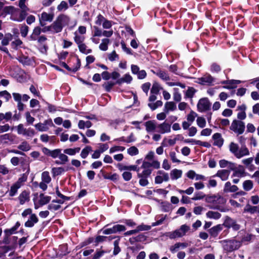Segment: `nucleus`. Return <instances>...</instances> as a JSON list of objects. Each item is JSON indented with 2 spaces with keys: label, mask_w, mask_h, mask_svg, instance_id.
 <instances>
[{
  "label": "nucleus",
  "mask_w": 259,
  "mask_h": 259,
  "mask_svg": "<svg viewBox=\"0 0 259 259\" xmlns=\"http://www.w3.org/2000/svg\"><path fill=\"white\" fill-rule=\"evenodd\" d=\"M258 208V206H252L248 204L244 208V211L250 212V213H254L257 211Z\"/></svg>",
  "instance_id": "48"
},
{
  "label": "nucleus",
  "mask_w": 259,
  "mask_h": 259,
  "mask_svg": "<svg viewBox=\"0 0 259 259\" xmlns=\"http://www.w3.org/2000/svg\"><path fill=\"white\" fill-rule=\"evenodd\" d=\"M68 9L67 3L65 1H62L60 4L57 6V10L59 11H63Z\"/></svg>",
  "instance_id": "58"
},
{
  "label": "nucleus",
  "mask_w": 259,
  "mask_h": 259,
  "mask_svg": "<svg viewBox=\"0 0 259 259\" xmlns=\"http://www.w3.org/2000/svg\"><path fill=\"white\" fill-rule=\"evenodd\" d=\"M41 29L39 27H36L33 29L32 34L30 35V38L31 40H35L37 39V36L40 34Z\"/></svg>",
  "instance_id": "37"
},
{
  "label": "nucleus",
  "mask_w": 259,
  "mask_h": 259,
  "mask_svg": "<svg viewBox=\"0 0 259 259\" xmlns=\"http://www.w3.org/2000/svg\"><path fill=\"white\" fill-rule=\"evenodd\" d=\"M152 72L158 76L159 78L164 81H167L170 80V77L168 74L164 71L159 70L157 71L152 70Z\"/></svg>",
  "instance_id": "22"
},
{
  "label": "nucleus",
  "mask_w": 259,
  "mask_h": 259,
  "mask_svg": "<svg viewBox=\"0 0 259 259\" xmlns=\"http://www.w3.org/2000/svg\"><path fill=\"white\" fill-rule=\"evenodd\" d=\"M197 114L195 112L191 111L190 113L187 115V120L191 123L193 122Z\"/></svg>",
  "instance_id": "61"
},
{
  "label": "nucleus",
  "mask_w": 259,
  "mask_h": 259,
  "mask_svg": "<svg viewBox=\"0 0 259 259\" xmlns=\"http://www.w3.org/2000/svg\"><path fill=\"white\" fill-rule=\"evenodd\" d=\"M92 151V148L91 147L88 146L84 149H83L81 152L80 153V156L82 158H85L88 155H89V153Z\"/></svg>",
  "instance_id": "47"
},
{
  "label": "nucleus",
  "mask_w": 259,
  "mask_h": 259,
  "mask_svg": "<svg viewBox=\"0 0 259 259\" xmlns=\"http://www.w3.org/2000/svg\"><path fill=\"white\" fill-rule=\"evenodd\" d=\"M21 187L20 185L15 183L14 184L12 185L11 187L10 190L9 192V195L10 196H15L18 190Z\"/></svg>",
  "instance_id": "36"
},
{
  "label": "nucleus",
  "mask_w": 259,
  "mask_h": 259,
  "mask_svg": "<svg viewBox=\"0 0 259 259\" xmlns=\"http://www.w3.org/2000/svg\"><path fill=\"white\" fill-rule=\"evenodd\" d=\"M26 0H20L19 6L22 10V12H26L29 10L28 8L25 5Z\"/></svg>",
  "instance_id": "60"
},
{
  "label": "nucleus",
  "mask_w": 259,
  "mask_h": 259,
  "mask_svg": "<svg viewBox=\"0 0 259 259\" xmlns=\"http://www.w3.org/2000/svg\"><path fill=\"white\" fill-rule=\"evenodd\" d=\"M12 118V113L11 112H7L5 113H0V121L5 120L6 121H9Z\"/></svg>",
  "instance_id": "43"
},
{
  "label": "nucleus",
  "mask_w": 259,
  "mask_h": 259,
  "mask_svg": "<svg viewBox=\"0 0 259 259\" xmlns=\"http://www.w3.org/2000/svg\"><path fill=\"white\" fill-rule=\"evenodd\" d=\"M133 80V77L129 74H125L122 77L117 80V84H121L125 82L130 83Z\"/></svg>",
  "instance_id": "27"
},
{
  "label": "nucleus",
  "mask_w": 259,
  "mask_h": 259,
  "mask_svg": "<svg viewBox=\"0 0 259 259\" xmlns=\"http://www.w3.org/2000/svg\"><path fill=\"white\" fill-rule=\"evenodd\" d=\"M69 22V18L64 15L59 16L56 20L52 24L54 32L58 33L62 31L63 27L67 25Z\"/></svg>",
  "instance_id": "3"
},
{
  "label": "nucleus",
  "mask_w": 259,
  "mask_h": 259,
  "mask_svg": "<svg viewBox=\"0 0 259 259\" xmlns=\"http://www.w3.org/2000/svg\"><path fill=\"white\" fill-rule=\"evenodd\" d=\"M51 198L50 196H45L44 194H40L39 196L38 202H34V208L38 209L39 206L47 204L50 201Z\"/></svg>",
  "instance_id": "13"
},
{
  "label": "nucleus",
  "mask_w": 259,
  "mask_h": 259,
  "mask_svg": "<svg viewBox=\"0 0 259 259\" xmlns=\"http://www.w3.org/2000/svg\"><path fill=\"white\" fill-rule=\"evenodd\" d=\"M158 132L162 134L170 133L171 131V125L169 123L163 122L158 125Z\"/></svg>",
  "instance_id": "14"
},
{
  "label": "nucleus",
  "mask_w": 259,
  "mask_h": 259,
  "mask_svg": "<svg viewBox=\"0 0 259 259\" xmlns=\"http://www.w3.org/2000/svg\"><path fill=\"white\" fill-rule=\"evenodd\" d=\"M205 197L206 195L204 194L203 192H197L194 194L193 197L192 198V199L193 200L196 201L202 199L204 198H205Z\"/></svg>",
  "instance_id": "50"
},
{
  "label": "nucleus",
  "mask_w": 259,
  "mask_h": 259,
  "mask_svg": "<svg viewBox=\"0 0 259 259\" xmlns=\"http://www.w3.org/2000/svg\"><path fill=\"white\" fill-rule=\"evenodd\" d=\"M146 130L147 132H152L155 131L156 127V123L154 120H149L145 123Z\"/></svg>",
  "instance_id": "23"
},
{
  "label": "nucleus",
  "mask_w": 259,
  "mask_h": 259,
  "mask_svg": "<svg viewBox=\"0 0 259 259\" xmlns=\"http://www.w3.org/2000/svg\"><path fill=\"white\" fill-rule=\"evenodd\" d=\"M206 216L210 219H218L220 218L221 214L217 211H208L206 213Z\"/></svg>",
  "instance_id": "45"
},
{
  "label": "nucleus",
  "mask_w": 259,
  "mask_h": 259,
  "mask_svg": "<svg viewBox=\"0 0 259 259\" xmlns=\"http://www.w3.org/2000/svg\"><path fill=\"white\" fill-rule=\"evenodd\" d=\"M196 121L198 126L201 128H203L206 125V121L203 117H198Z\"/></svg>",
  "instance_id": "56"
},
{
  "label": "nucleus",
  "mask_w": 259,
  "mask_h": 259,
  "mask_svg": "<svg viewBox=\"0 0 259 259\" xmlns=\"http://www.w3.org/2000/svg\"><path fill=\"white\" fill-rule=\"evenodd\" d=\"M127 152V153L131 156L136 155L139 153V150L135 146H132L128 148Z\"/></svg>",
  "instance_id": "54"
},
{
  "label": "nucleus",
  "mask_w": 259,
  "mask_h": 259,
  "mask_svg": "<svg viewBox=\"0 0 259 259\" xmlns=\"http://www.w3.org/2000/svg\"><path fill=\"white\" fill-rule=\"evenodd\" d=\"M18 199L20 204H23L29 200V194L26 191H23L19 196Z\"/></svg>",
  "instance_id": "25"
},
{
  "label": "nucleus",
  "mask_w": 259,
  "mask_h": 259,
  "mask_svg": "<svg viewBox=\"0 0 259 259\" xmlns=\"http://www.w3.org/2000/svg\"><path fill=\"white\" fill-rule=\"evenodd\" d=\"M110 41L108 38H104L102 39L101 43L99 45V49L101 51H106L108 50V45Z\"/></svg>",
  "instance_id": "29"
},
{
  "label": "nucleus",
  "mask_w": 259,
  "mask_h": 259,
  "mask_svg": "<svg viewBox=\"0 0 259 259\" xmlns=\"http://www.w3.org/2000/svg\"><path fill=\"white\" fill-rule=\"evenodd\" d=\"M232 228L234 230H238L240 228V226L236 222L228 218V228Z\"/></svg>",
  "instance_id": "30"
},
{
  "label": "nucleus",
  "mask_w": 259,
  "mask_h": 259,
  "mask_svg": "<svg viewBox=\"0 0 259 259\" xmlns=\"http://www.w3.org/2000/svg\"><path fill=\"white\" fill-rule=\"evenodd\" d=\"M176 104L173 102H167L164 105V111L168 113L169 111H174L176 109Z\"/></svg>",
  "instance_id": "26"
},
{
  "label": "nucleus",
  "mask_w": 259,
  "mask_h": 259,
  "mask_svg": "<svg viewBox=\"0 0 259 259\" xmlns=\"http://www.w3.org/2000/svg\"><path fill=\"white\" fill-rule=\"evenodd\" d=\"M37 39L38 50L41 53L46 54L48 50V46L46 43L47 37L45 35H41Z\"/></svg>",
  "instance_id": "9"
},
{
  "label": "nucleus",
  "mask_w": 259,
  "mask_h": 259,
  "mask_svg": "<svg viewBox=\"0 0 259 259\" xmlns=\"http://www.w3.org/2000/svg\"><path fill=\"white\" fill-rule=\"evenodd\" d=\"M241 82L239 80L231 79L228 80V89H235L237 84Z\"/></svg>",
  "instance_id": "40"
},
{
  "label": "nucleus",
  "mask_w": 259,
  "mask_h": 259,
  "mask_svg": "<svg viewBox=\"0 0 259 259\" xmlns=\"http://www.w3.org/2000/svg\"><path fill=\"white\" fill-rule=\"evenodd\" d=\"M77 45L79 51L82 53L88 54L92 52L91 49H87V47L84 42Z\"/></svg>",
  "instance_id": "35"
},
{
  "label": "nucleus",
  "mask_w": 259,
  "mask_h": 259,
  "mask_svg": "<svg viewBox=\"0 0 259 259\" xmlns=\"http://www.w3.org/2000/svg\"><path fill=\"white\" fill-rule=\"evenodd\" d=\"M253 182L251 180H246L243 183V188L244 190L248 191L253 188Z\"/></svg>",
  "instance_id": "44"
},
{
  "label": "nucleus",
  "mask_w": 259,
  "mask_h": 259,
  "mask_svg": "<svg viewBox=\"0 0 259 259\" xmlns=\"http://www.w3.org/2000/svg\"><path fill=\"white\" fill-rule=\"evenodd\" d=\"M108 58L110 61H114L118 60V55L116 53L115 51H112L108 55Z\"/></svg>",
  "instance_id": "57"
},
{
  "label": "nucleus",
  "mask_w": 259,
  "mask_h": 259,
  "mask_svg": "<svg viewBox=\"0 0 259 259\" xmlns=\"http://www.w3.org/2000/svg\"><path fill=\"white\" fill-rule=\"evenodd\" d=\"M161 208L163 211L168 212L171 210V206L169 202H163L161 203Z\"/></svg>",
  "instance_id": "51"
},
{
  "label": "nucleus",
  "mask_w": 259,
  "mask_h": 259,
  "mask_svg": "<svg viewBox=\"0 0 259 259\" xmlns=\"http://www.w3.org/2000/svg\"><path fill=\"white\" fill-rule=\"evenodd\" d=\"M141 167L143 169V170L141 172H139V171L138 172V177H148L150 176L152 169L150 167L149 162L144 161Z\"/></svg>",
  "instance_id": "8"
},
{
  "label": "nucleus",
  "mask_w": 259,
  "mask_h": 259,
  "mask_svg": "<svg viewBox=\"0 0 259 259\" xmlns=\"http://www.w3.org/2000/svg\"><path fill=\"white\" fill-rule=\"evenodd\" d=\"M210 104L207 98H202L200 99L198 104L197 108L200 112H203L209 109Z\"/></svg>",
  "instance_id": "12"
},
{
  "label": "nucleus",
  "mask_w": 259,
  "mask_h": 259,
  "mask_svg": "<svg viewBox=\"0 0 259 259\" xmlns=\"http://www.w3.org/2000/svg\"><path fill=\"white\" fill-rule=\"evenodd\" d=\"M92 125V123L90 121H85L83 120H80L78 121V126L80 129H84L85 127L89 128L91 127Z\"/></svg>",
  "instance_id": "34"
},
{
  "label": "nucleus",
  "mask_w": 259,
  "mask_h": 259,
  "mask_svg": "<svg viewBox=\"0 0 259 259\" xmlns=\"http://www.w3.org/2000/svg\"><path fill=\"white\" fill-rule=\"evenodd\" d=\"M30 145L26 141L22 142L18 146V148L22 151H28L30 149Z\"/></svg>",
  "instance_id": "41"
},
{
  "label": "nucleus",
  "mask_w": 259,
  "mask_h": 259,
  "mask_svg": "<svg viewBox=\"0 0 259 259\" xmlns=\"http://www.w3.org/2000/svg\"><path fill=\"white\" fill-rule=\"evenodd\" d=\"M245 174V169L243 166L239 165L238 168L233 171L232 177L240 178L243 177Z\"/></svg>",
  "instance_id": "24"
},
{
  "label": "nucleus",
  "mask_w": 259,
  "mask_h": 259,
  "mask_svg": "<svg viewBox=\"0 0 259 259\" xmlns=\"http://www.w3.org/2000/svg\"><path fill=\"white\" fill-rule=\"evenodd\" d=\"M205 201L207 203L212 204H219L221 202V198L219 195H206Z\"/></svg>",
  "instance_id": "15"
},
{
  "label": "nucleus",
  "mask_w": 259,
  "mask_h": 259,
  "mask_svg": "<svg viewBox=\"0 0 259 259\" xmlns=\"http://www.w3.org/2000/svg\"><path fill=\"white\" fill-rule=\"evenodd\" d=\"M214 141L213 145L221 147L224 144V139H223L221 134L219 133L214 134L212 137Z\"/></svg>",
  "instance_id": "16"
},
{
  "label": "nucleus",
  "mask_w": 259,
  "mask_h": 259,
  "mask_svg": "<svg viewBox=\"0 0 259 259\" xmlns=\"http://www.w3.org/2000/svg\"><path fill=\"white\" fill-rule=\"evenodd\" d=\"M229 148L230 152L237 159L248 156L250 154L249 149L245 145L240 147L238 144L231 142Z\"/></svg>",
  "instance_id": "2"
},
{
  "label": "nucleus",
  "mask_w": 259,
  "mask_h": 259,
  "mask_svg": "<svg viewBox=\"0 0 259 259\" xmlns=\"http://www.w3.org/2000/svg\"><path fill=\"white\" fill-rule=\"evenodd\" d=\"M241 245L240 241L236 240H230L228 241V251H232L238 249Z\"/></svg>",
  "instance_id": "18"
},
{
  "label": "nucleus",
  "mask_w": 259,
  "mask_h": 259,
  "mask_svg": "<svg viewBox=\"0 0 259 259\" xmlns=\"http://www.w3.org/2000/svg\"><path fill=\"white\" fill-rule=\"evenodd\" d=\"M41 180L42 182H45L46 183H49L51 182V178L50 177L48 171H46L42 173Z\"/></svg>",
  "instance_id": "49"
},
{
  "label": "nucleus",
  "mask_w": 259,
  "mask_h": 259,
  "mask_svg": "<svg viewBox=\"0 0 259 259\" xmlns=\"http://www.w3.org/2000/svg\"><path fill=\"white\" fill-rule=\"evenodd\" d=\"M103 177L105 179H109L112 181H116L118 179L119 176L117 174H109V175H105L103 176Z\"/></svg>",
  "instance_id": "55"
},
{
  "label": "nucleus",
  "mask_w": 259,
  "mask_h": 259,
  "mask_svg": "<svg viewBox=\"0 0 259 259\" xmlns=\"http://www.w3.org/2000/svg\"><path fill=\"white\" fill-rule=\"evenodd\" d=\"M28 27L26 25H22L20 27V32L22 36L25 37L27 35Z\"/></svg>",
  "instance_id": "62"
},
{
  "label": "nucleus",
  "mask_w": 259,
  "mask_h": 259,
  "mask_svg": "<svg viewBox=\"0 0 259 259\" xmlns=\"http://www.w3.org/2000/svg\"><path fill=\"white\" fill-rule=\"evenodd\" d=\"M54 18V14L52 13H47L43 12L41 15V20L44 21L51 22Z\"/></svg>",
  "instance_id": "31"
},
{
  "label": "nucleus",
  "mask_w": 259,
  "mask_h": 259,
  "mask_svg": "<svg viewBox=\"0 0 259 259\" xmlns=\"http://www.w3.org/2000/svg\"><path fill=\"white\" fill-rule=\"evenodd\" d=\"M183 171L181 169H174L170 171V176L172 180H176L182 176Z\"/></svg>",
  "instance_id": "21"
},
{
  "label": "nucleus",
  "mask_w": 259,
  "mask_h": 259,
  "mask_svg": "<svg viewBox=\"0 0 259 259\" xmlns=\"http://www.w3.org/2000/svg\"><path fill=\"white\" fill-rule=\"evenodd\" d=\"M60 207L61 206L59 204H56L55 203L52 202L48 206V208L52 211L57 210L60 209Z\"/></svg>",
  "instance_id": "64"
},
{
  "label": "nucleus",
  "mask_w": 259,
  "mask_h": 259,
  "mask_svg": "<svg viewBox=\"0 0 259 259\" xmlns=\"http://www.w3.org/2000/svg\"><path fill=\"white\" fill-rule=\"evenodd\" d=\"M13 35L10 33H6L2 39V45L3 46H7L9 42L12 39Z\"/></svg>",
  "instance_id": "33"
},
{
  "label": "nucleus",
  "mask_w": 259,
  "mask_h": 259,
  "mask_svg": "<svg viewBox=\"0 0 259 259\" xmlns=\"http://www.w3.org/2000/svg\"><path fill=\"white\" fill-rule=\"evenodd\" d=\"M118 168L120 170H134L138 172L139 171V168L138 167L137 165H123L121 164L118 165Z\"/></svg>",
  "instance_id": "28"
},
{
  "label": "nucleus",
  "mask_w": 259,
  "mask_h": 259,
  "mask_svg": "<svg viewBox=\"0 0 259 259\" xmlns=\"http://www.w3.org/2000/svg\"><path fill=\"white\" fill-rule=\"evenodd\" d=\"M38 221V218L35 214H31L27 221L25 223V226L26 227H32L34 226L35 224H36Z\"/></svg>",
  "instance_id": "19"
},
{
  "label": "nucleus",
  "mask_w": 259,
  "mask_h": 259,
  "mask_svg": "<svg viewBox=\"0 0 259 259\" xmlns=\"http://www.w3.org/2000/svg\"><path fill=\"white\" fill-rule=\"evenodd\" d=\"M16 136L11 134H6L0 136V142L7 143L8 142L13 143Z\"/></svg>",
  "instance_id": "17"
},
{
  "label": "nucleus",
  "mask_w": 259,
  "mask_h": 259,
  "mask_svg": "<svg viewBox=\"0 0 259 259\" xmlns=\"http://www.w3.org/2000/svg\"><path fill=\"white\" fill-rule=\"evenodd\" d=\"M222 228L220 225L214 226L209 230V233L212 237H215L218 235L219 232Z\"/></svg>",
  "instance_id": "32"
},
{
  "label": "nucleus",
  "mask_w": 259,
  "mask_h": 259,
  "mask_svg": "<svg viewBox=\"0 0 259 259\" xmlns=\"http://www.w3.org/2000/svg\"><path fill=\"white\" fill-rule=\"evenodd\" d=\"M217 176L219 177L223 181L227 180V170L222 169L219 170L217 174Z\"/></svg>",
  "instance_id": "53"
},
{
  "label": "nucleus",
  "mask_w": 259,
  "mask_h": 259,
  "mask_svg": "<svg viewBox=\"0 0 259 259\" xmlns=\"http://www.w3.org/2000/svg\"><path fill=\"white\" fill-rule=\"evenodd\" d=\"M80 150L79 147L75 148H68L64 150V153L69 155H74L76 153H78Z\"/></svg>",
  "instance_id": "39"
},
{
  "label": "nucleus",
  "mask_w": 259,
  "mask_h": 259,
  "mask_svg": "<svg viewBox=\"0 0 259 259\" xmlns=\"http://www.w3.org/2000/svg\"><path fill=\"white\" fill-rule=\"evenodd\" d=\"M126 230L125 226L121 225H116L111 228L104 229L103 231V233L104 234H111L116 233L118 232L124 231Z\"/></svg>",
  "instance_id": "11"
},
{
  "label": "nucleus",
  "mask_w": 259,
  "mask_h": 259,
  "mask_svg": "<svg viewBox=\"0 0 259 259\" xmlns=\"http://www.w3.org/2000/svg\"><path fill=\"white\" fill-rule=\"evenodd\" d=\"M197 80L198 83L206 85H212L214 81V78L209 74H205Z\"/></svg>",
  "instance_id": "10"
},
{
  "label": "nucleus",
  "mask_w": 259,
  "mask_h": 259,
  "mask_svg": "<svg viewBox=\"0 0 259 259\" xmlns=\"http://www.w3.org/2000/svg\"><path fill=\"white\" fill-rule=\"evenodd\" d=\"M190 230V227L185 224L182 225L179 229L176 230L174 231L167 232L165 235V236L169 238L173 239L176 238H180L186 235V233Z\"/></svg>",
  "instance_id": "4"
},
{
  "label": "nucleus",
  "mask_w": 259,
  "mask_h": 259,
  "mask_svg": "<svg viewBox=\"0 0 259 259\" xmlns=\"http://www.w3.org/2000/svg\"><path fill=\"white\" fill-rule=\"evenodd\" d=\"M169 180V175L163 170H159L157 171L154 182L156 184H160L163 182H168Z\"/></svg>",
  "instance_id": "7"
},
{
  "label": "nucleus",
  "mask_w": 259,
  "mask_h": 259,
  "mask_svg": "<svg viewBox=\"0 0 259 259\" xmlns=\"http://www.w3.org/2000/svg\"><path fill=\"white\" fill-rule=\"evenodd\" d=\"M253 160V157H251L242 159L241 162L249 170L252 171L255 169V167L254 165L252 164Z\"/></svg>",
  "instance_id": "20"
},
{
  "label": "nucleus",
  "mask_w": 259,
  "mask_h": 259,
  "mask_svg": "<svg viewBox=\"0 0 259 259\" xmlns=\"http://www.w3.org/2000/svg\"><path fill=\"white\" fill-rule=\"evenodd\" d=\"M42 151L45 155L50 156L53 158L58 157L60 160L55 161V163L57 164H64L69 161L68 157L64 153H62V150L60 149L51 150L45 147L42 148Z\"/></svg>",
  "instance_id": "1"
},
{
  "label": "nucleus",
  "mask_w": 259,
  "mask_h": 259,
  "mask_svg": "<svg viewBox=\"0 0 259 259\" xmlns=\"http://www.w3.org/2000/svg\"><path fill=\"white\" fill-rule=\"evenodd\" d=\"M169 157L173 163H180L181 161L177 158V155L175 151L169 152Z\"/></svg>",
  "instance_id": "63"
},
{
  "label": "nucleus",
  "mask_w": 259,
  "mask_h": 259,
  "mask_svg": "<svg viewBox=\"0 0 259 259\" xmlns=\"http://www.w3.org/2000/svg\"><path fill=\"white\" fill-rule=\"evenodd\" d=\"M162 105V102L161 101H157L155 103H149L148 106L152 110L156 109L157 107Z\"/></svg>",
  "instance_id": "59"
},
{
  "label": "nucleus",
  "mask_w": 259,
  "mask_h": 259,
  "mask_svg": "<svg viewBox=\"0 0 259 259\" xmlns=\"http://www.w3.org/2000/svg\"><path fill=\"white\" fill-rule=\"evenodd\" d=\"M115 83H116L113 81H107L103 84V87L107 92H109Z\"/></svg>",
  "instance_id": "52"
},
{
  "label": "nucleus",
  "mask_w": 259,
  "mask_h": 259,
  "mask_svg": "<svg viewBox=\"0 0 259 259\" xmlns=\"http://www.w3.org/2000/svg\"><path fill=\"white\" fill-rule=\"evenodd\" d=\"M37 130L39 132H47L50 127L54 126V124L51 119L45 120L43 123L39 122L34 125Z\"/></svg>",
  "instance_id": "6"
},
{
  "label": "nucleus",
  "mask_w": 259,
  "mask_h": 259,
  "mask_svg": "<svg viewBox=\"0 0 259 259\" xmlns=\"http://www.w3.org/2000/svg\"><path fill=\"white\" fill-rule=\"evenodd\" d=\"M245 128V123L241 120L235 119L233 121L230 127L231 130L238 135L243 133Z\"/></svg>",
  "instance_id": "5"
},
{
  "label": "nucleus",
  "mask_w": 259,
  "mask_h": 259,
  "mask_svg": "<svg viewBox=\"0 0 259 259\" xmlns=\"http://www.w3.org/2000/svg\"><path fill=\"white\" fill-rule=\"evenodd\" d=\"M65 171L64 168L61 167H53L52 168V173L53 177L60 175L64 172Z\"/></svg>",
  "instance_id": "42"
},
{
  "label": "nucleus",
  "mask_w": 259,
  "mask_h": 259,
  "mask_svg": "<svg viewBox=\"0 0 259 259\" xmlns=\"http://www.w3.org/2000/svg\"><path fill=\"white\" fill-rule=\"evenodd\" d=\"M74 40L77 45L84 42L85 40L84 35L78 34L76 32L74 33Z\"/></svg>",
  "instance_id": "38"
},
{
  "label": "nucleus",
  "mask_w": 259,
  "mask_h": 259,
  "mask_svg": "<svg viewBox=\"0 0 259 259\" xmlns=\"http://www.w3.org/2000/svg\"><path fill=\"white\" fill-rule=\"evenodd\" d=\"M62 65L63 67H64L65 68L67 69L68 70H72L73 72H76L80 67V62L79 60H77V65L75 67H73L72 68H70L65 63L63 62L62 63Z\"/></svg>",
  "instance_id": "46"
}]
</instances>
